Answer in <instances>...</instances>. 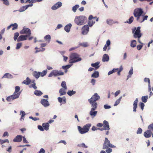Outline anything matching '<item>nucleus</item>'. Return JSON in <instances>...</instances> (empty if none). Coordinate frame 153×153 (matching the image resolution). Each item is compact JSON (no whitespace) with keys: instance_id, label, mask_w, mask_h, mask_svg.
I'll return each mask as SVG.
<instances>
[{"instance_id":"obj_7","label":"nucleus","mask_w":153,"mask_h":153,"mask_svg":"<svg viewBox=\"0 0 153 153\" xmlns=\"http://www.w3.org/2000/svg\"><path fill=\"white\" fill-rule=\"evenodd\" d=\"M140 29V27H137V29L134 34L133 36L135 38H137L138 42L142 44V43L141 42L140 40V38L142 36V34L141 33Z\"/></svg>"},{"instance_id":"obj_3","label":"nucleus","mask_w":153,"mask_h":153,"mask_svg":"<svg viewBox=\"0 0 153 153\" xmlns=\"http://www.w3.org/2000/svg\"><path fill=\"white\" fill-rule=\"evenodd\" d=\"M86 21V18L82 16H76L74 20L75 23L79 25H82L84 24Z\"/></svg>"},{"instance_id":"obj_36","label":"nucleus","mask_w":153,"mask_h":153,"mask_svg":"<svg viewBox=\"0 0 153 153\" xmlns=\"http://www.w3.org/2000/svg\"><path fill=\"white\" fill-rule=\"evenodd\" d=\"M148 130H150V132L153 133V123L149 125L148 126Z\"/></svg>"},{"instance_id":"obj_54","label":"nucleus","mask_w":153,"mask_h":153,"mask_svg":"<svg viewBox=\"0 0 153 153\" xmlns=\"http://www.w3.org/2000/svg\"><path fill=\"white\" fill-rule=\"evenodd\" d=\"M123 68L122 66L121 65L120 67V68H119V69L118 70V71L117 72V74L118 75H120V72L123 70Z\"/></svg>"},{"instance_id":"obj_41","label":"nucleus","mask_w":153,"mask_h":153,"mask_svg":"<svg viewBox=\"0 0 153 153\" xmlns=\"http://www.w3.org/2000/svg\"><path fill=\"white\" fill-rule=\"evenodd\" d=\"M11 25H12V27H13L12 28V30H14L17 28L18 25L17 23H15L13 24H12Z\"/></svg>"},{"instance_id":"obj_64","label":"nucleus","mask_w":153,"mask_h":153,"mask_svg":"<svg viewBox=\"0 0 153 153\" xmlns=\"http://www.w3.org/2000/svg\"><path fill=\"white\" fill-rule=\"evenodd\" d=\"M111 107L110 106L108 105H104V108L105 109H107L110 108Z\"/></svg>"},{"instance_id":"obj_21","label":"nucleus","mask_w":153,"mask_h":153,"mask_svg":"<svg viewBox=\"0 0 153 153\" xmlns=\"http://www.w3.org/2000/svg\"><path fill=\"white\" fill-rule=\"evenodd\" d=\"M28 36L26 35H21L18 38L17 41L19 42L20 41L26 40L27 39Z\"/></svg>"},{"instance_id":"obj_31","label":"nucleus","mask_w":153,"mask_h":153,"mask_svg":"<svg viewBox=\"0 0 153 153\" xmlns=\"http://www.w3.org/2000/svg\"><path fill=\"white\" fill-rule=\"evenodd\" d=\"M148 96H143L141 97V100L142 102L144 103L147 102L148 99Z\"/></svg>"},{"instance_id":"obj_56","label":"nucleus","mask_w":153,"mask_h":153,"mask_svg":"<svg viewBox=\"0 0 153 153\" xmlns=\"http://www.w3.org/2000/svg\"><path fill=\"white\" fill-rule=\"evenodd\" d=\"M106 149H107L106 150L105 152L107 153H110L112 152V149L110 148H107Z\"/></svg>"},{"instance_id":"obj_51","label":"nucleus","mask_w":153,"mask_h":153,"mask_svg":"<svg viewBox=\"0 0 153 153\" xmlns=\"http://www.w3.org/2000/svg\"><path fill=\"white\" fill-rule=\"evenodd\" d=\"M139 105L141 108V110L143 111L144 109V108L145 106L144 104L142 102H140L139 103Z\"/></svg>"},{"instance_id":"obj_50","label":"nucleus","mask_w":153,"mask_h":153,"mask_svg":"<svg viewBox=\"0 0 153 153\" xmlns=\"http://www.w3.org/2000/svg\"><path fill=\"white\" fill-rule=\"evenodd\" d=\"M5 31V29H3L0 32V40H1L2 38V35L3 34Z\"/></svg>"},{"instance_id":"obj_25","label":"nucleus","mask_w":153,"mask_h":153,"mask_svg":"<svg viewBox=\"0 0 153 153\" xmlns=\"http://www.w3.org/2000/svg\"><path fill=\"white\" fill-rule=\"evenodd\" d=\"M40 72H39L34 71L33 74V76L36 79H38L40 75Z\"/></svg>"},{"instance_id":"obj_58","label":"nucleus","mask_w":153,"mask_h":153,"mask_svg":"<svg viewBox=\"0 0 153 153\" xmlns=\"http://www.w3.org/2000/svg\"><path fill=\"white\" fill-rule=\"evenodd\" d=\"M29 118H30V119H32L33 120H34V121H36V120H39V119L38 118H36V117H29Z\"/></svg>"},{"instance_id":"obj_45","label":"nucleus","mask_w":153,"mask_h":153,"mask_svg":"<svg viewBox=\"0 0 153 153\" xmlns=\"http://www.w3.org/2000/svg\"><path fill=\"white\" fill-rule=\"evenodd\" d=\"M79 45L82 46L83 47H88V45L87 42H83L79 44Z\"/></svg>"},{"instance_id":"obj_57","label":"nucleus","mask_w":153,"mask_h":153,"mask_svg":"<svg viewBox=\"0 0 153 153\" xmlns=\"http://www.w3.org/2000/svg\"><path fill=\"white\" fill-rule=\"evenodd\" d=\"M143 47L142 45H138L137 47V49L139 51Z\"/></svg>"},{"instance_id":"obj_27","label":"nucleus","mask_w":153,"mask_h":153,"mask_svg":"<svg viewBox=\"0 0 153 153\" xmlns=\"http://www.w3.org/2000/svg\"><path fill=\"white\" fill-rule=\"evenodd\" d=\"M42 126L44 129H45L47 131L48 130L49 127V125L48 123H43L42 124Z\"/></svg>"},{"instance_id":"obj_61","label":"nucleus","mask_w":153,"mask_h":153,"mask_svg":"<svg viewBox=\"0 0 153 153\" xmlns=\"http://www.w3.org/2000/svg\"><path fill=\"white\" fill-rule=\"evenodd\" d=\"M23 141L24 143H28L27 141V140L25 137L24 136L23 138Z\"/></svg>"},{"instance_id":"obj_29","label":"nucleus","mask_w":153,"mask_h":153,"mask_svg":"<svg viewBox=\"0 0 153 153\" xmlns=\"http://www.w3.org/2000/svg\"><path fill=\"white\" fill-rule=\"evenodd\" d=\"M137 42L135 40H133L131 41L130 46L132 48L135 47L136 46Z\"/></svg>"},{"instance_id":"obj_46","label":"nucleus","mask_w":153,"mask_h":153,"mask_svg":"<svg viewBox=\"0 0 153 153\" xmlns=\"http://www.w3.org/2000/svg\"><path fill=\"white\" fill-rule=\"evenodd\" d=\"M77 146L79 147H82L84 148H87V146H86L84 143H82L81 144H79L77 145Z\"/></svg>"},{"instance_id":"obj_20","label":"nucleus","mask_w":153,"mask_h":153,"mask_svg":"<svg viewBox=\"0 0 153 153\" xmlns=\"http://www.w3.org/2000/svg\"><path fill=\"white\" fill-rule=\"evenodd\" d=\"M138 102V100L137 98H136L135 101H134L133 103V111L136 112L137 111L136 108L137 107V102Z\"/></svg>"},{"instance_id":"obj_11","label":"nucleus","mask_w":153,"mask_h":153,"mask_svg":"<svg viewBox=\"0 0 153 153\" xmlns=\"http://www.w3.org/2000/svg\"><path fill=\"white\" fill-rule=\"evenodd\" d=\"M20 33L21 34H25L26 36H29L31 34V32L30 30L28 28L26 27H23V29L20 31Z\"/></svg>"},{"instance_id":"obj_17","label":"nucleus","mask_w":153,"mask_h":153,"mask_svg":"<svg viewBox=\"0 0 153 153\" xmlns=\"http://www.w3.org/2000/svg\"><path fill=\"white\" fill-rule=\"evenodd\" d=\"M62 3L61 2H58L52 7V9L53 10H55L60 7L62 6Z\"/></svg>"},{"instance_id":"obj_60","label":"nucleus","mask_w":153,"mask_h":153,"mask_svg":"<svg viewBox=\"0 0 153 153\" xmlns=\"http://www.w3.org/2000/svg\"><path fill=\"white\" fill-rule=\"evenodd\" d=\"M38 128L41 131H43L44 130V129L43 128V126H38Z\"/></svg>"},{"instance_id":"obj_38","label":"nucleus","mask_w":153,"mask_h":153,"mask_svg":"<svg viewBox=\"0 0 153 153\" xmlns=\"http://www.w3.org/2000/svg\"><path fill=\"white\" fill-rule=\"evenodd\" d=\"M79 7V5L78 4L72 7V10L74 12H75L76 11L77 9Z\"/></svg>"},{"instance_id":"obj_59","label":"nucleus","mask_w":153,"mask_h":153,"mask_svg":"<svg viewBox=\"0 0 153 153\" xmlns=\"http://www.w3.org/2000/svg\"><path fill=\"white\" fill-rule=\"evenodd\" d=\"M30 87H33L34 89L37 88V87L36 86V84L35 83H34L33 84H31L30 86Z\"/></svg>"},{"instance_id":"obj_32","label":"nucleus","mask_w":153,"mask_h":153,"mask_svg":"<svg viewBox=\"0 0 153 153\" xmlns=\"http://www.w3.org/2000/svg\"><path fill=\"white\" fill-rule=\"evenodd\" d=\"M34 94L36 95L40 96H41L42 94V93L40 91L36 90L34 92Z\"/></svg>"},{"instance_id":"obj_22","label":"nucleus","mask_w":153,"mask_h":153,"mask_svg":"<svg viewBox=\"0 0 153 153\" xmlns=\"http://www.w3.org/2000/svg\"><path fill=\"white\" fill-rule=\"evenodd\" d=\"M109 57L108 55L106 54H104L102 57V62H108L109 60Z\"/></svg>"},{"instance_id":"obj_2","label":"nucleus","mask_w":153,"mask_h":153,"mask_svg":"<svg viewBox=\"0 0 153 153\" xmlns=\"http://www.w3.org/2000/svg\"><path fill=\"white\" fill-rule=\"evenodd\" d=\"M20 90L19 86H17L15 87V90L13 94L7 97L6 100L8 102H10L12 100H14L19 97L20 95V92L18 93Z\"/></svg>"},{"instance_id":"obj_15","label":"nucleus","mask_w":153,"mask_h":153,"mask_svg":"<svg viewBox=\"0 0 153 153\" xmlns=\"http://www.w3.org/2000/svg\"><path fill=\"white\" fill-rule=\"evenodd\" d=\"M33 5L32 4H31L23 6L19 10V11L20 12H23L26 10L29 7H31Z\"/></svg>"},{"instance_id":"obj_23","label":"nucleus","mask_w":153,"mask_h":153,"mask_svg":"<svg viewBox=\"0 0 153 153\" xmlns=\"http://www.w3.org/2000/svg\"><path fill=\"white\" fill-rule=\"evenodd\" d=\"M72 26L71 24H69L66 25L64 27V29L67 32H69L70 31L71 27Z\"/></svg>"},{"instance_id":"obj_39","label":"nucleus","mask_w":153,"mask_h":153,"mask_svg":"<svg viewBox=\"0 0 153 153\" xmlns=\"http://www.w3.org/2000/svg\"><path fill=\"white\" fill-rule=\"evenodd\" d=\"M20 114H22V115H21V117L20 119V120H22V119H23V120H24V117H25V112L24 111H21L20 112Z\"/></svg>"},{"instance_id":"obj_34","label":"nucleus","mask_w":153,"mask_h":153,"mask_svg":"<svg viewBox=\"0 0 153 153\" xmlns=\"http://www.w3.org/2000/svg\"><path fill=\"white\" fill-rule=\"evenodd\" d=\"M119 69L118 68H114L112 70L109 71L108 73V75H109L112 74L114 72H116Z\"/></svg>"},{"instance_id":"obj_14","label":"nucleus","mask_w":153,"mask_h":153,"mask_svg":"<svg viewBox=\"0 0 153 153\" xmlns=\"http://www.w3.org/2000/svg\"><path fill=\"white\" fill-rule=\"evenodd\" d=\"M103 127L105 130H109L110 129L108 123L107 121L105 120L103 122Z\"/></svg>"},{"instance_id":"obj_42","label":"nucleus","mask_w":153,"mask_h":153,"mask_svg":"<svg viewBox=\"0 0 153 153\" xmlns=\"http://www.w3.org/2000/svg\"><path fill=\"white\" fill-rule=\"evenodd\" d=\"M11 76V75L9 73H7L4 74V76L2 77V78H9Z\"/></svg>"},{"instance_id":"obj_19","label":"nucleus","mask_w":153,"mask_h":153,"mask_svg":"<svg viewBox=\"0 0 153 153\" xmlns=\"http://www.w3.org/2000/svg\"><path fill=\"white\" fill-rule=\"evenodd\" d=\"M152 132H150V130H147L144 133V135L145 137L149 138L151 137Z\"/></svg>"},{"instance_id":"obj_10","label":"nucleus","mask_w":153,"mask_h":153,"mask_svg":"<svg viewBox=\"0 0 153 153\" xmlns=\"http://www.w3.org/2000/svg\"><path fill=\"white\" fill-rule=\"evenodd\" d=\"M89 21L88 24L89 26L91 27L95 23V20L96 19V21H98V19L97 17H93L92 15H90L88 18Z\"/></svg>"},{"instance_id":"obj_24","label":"nucleus","mask_w":153,"mask_h":153,"mask_svg":"<svg viewBox=\"0 0 153 153\" xmlns=\"http://www.w3.org/2000/svg\"><path fill=\"white\" fill-rule=\"evenodd\" d=\"M30 79L29 77H27L25 80H24L22 83L26 85H28L30 83Z\"/></svg>"},{"instance_id":"obj_44","label":"nucleus","mask_w":153,"mask_h":153,"mask_svg":"<svg viewBox=\"0 0 153 153\" xmlns=\"http://www.w3.org/2000/svg\"><path fill=\"white\" fill-rule=\"evenodd\" d=\"M47 70H46L43 71L42 72L40 73V75L41 76H45L47 74Z\"/></svg>"},{"instance_id":"obj_4","label":"nucleus","mask_w":153,"mask_h":153,"mask_svg":"<svg viewBox=\"0 0 153 153\" xmlns=\"http://www.w3.org/2000/svg\"><path fill=\"white\" fill-rule=\"evenodd\" d=\"M100 99V97L96 93L90 99L88 100V101L91 105L96 104V106H97V103L96 102Z\"/></svg>"},{"instance_id":"obj_13","label":"nucleus","mask_w":153,"mask_h":153,"mask_svg":"<svg viewBox=\"0 0 153 153\" xmlns=\"http://www.w3.org/2000/svg\"><path fill=\"white\" fill-rule=\"evenodd\" d=\"M89 31V27L88 25H84L82 28V33L83 35H86Z\"/></svg>"},{"instance_id":"obj_48","label":"nucleus","mask_w":153,"mask_h":153,"mask_svg":"<svg viewBox=\"0 0 153 153\" xmlns=\"http://www.w3.org/2000/svg\"><path fill=\"white\" fill-rule=\"evenodd\" d=\"M121 98V97H120L116 101L114 104V106H116L117 105L120 103Z\"/></svg>"},{"instance_id":"obj_47","label":"nucleus","mask_w":153,"mask_h":153,"mask_svg":"<svg viewBox=\"0 0 153 153\" xmlns=\"http://www.w3.org/2000/svg\"><path fill=\"white\" fill-rule=\"evenodd\" d=\"M7 142L8 143H9V140L7 139H5L4 140H2L1 139H0V143L1 144V145H2L3 143Z\"/></svg>"},{"instance_id":"obj_49","label":"nucleus","mask_w":153,"mask_h":153,"mask_svg":"<svg viewBox=\"0 0 153 153\" xmlns=\"http://www.w3.org/2000/svg\"><path fill=\"white\" fill-rule=\"evenodd\" d=\"M19 36V33L18 32H16L14 33V39L15 41L16 40L18 37Z\"/></svg>"},{"instance_id":"obj_43","label":"nucleus","mask_w":153,"mask_h":153,"mask_svg":"<svg viewBox=\"0 0 153 153\" xmlns=\"http://www.w3.org/2000/svg\"><path fill=\"white\" fill-rule=\"evenodd\" d=\"M133 20L134 18L133 16H131L129 18L128 21L126 22L128 23L131 24L133 22Z\"/></svg>"},{"instance_id":"obj_33","label":"nucleus","mask_w":153,"mask_h":153,"mask_svg":"<svg viewBox=\"0 0 153 153\" xmlns=\"http://www.w3.org/2000/svg\"><path fill=\"white\" fill-rule=\"evenodd\" d=\"M148 17V16L147 15L144 16L143 15L142 16V20H141L140 19L139 20V21L141 22L142 23L145 20H146L147 19V18Z\"/></svg>"},{"instance_id":"obj_35","label":"nucleus","mask_w":153,"mask_h":153,"mask_svg":"<svg viewBox=\"0 0 153 153\" xmlns=\"http://www.w3.org/2000/svg\"><path fill=\"white\" fill-rule=\"evenodd\" d=\"M76 93V92L75 91H68L67 93L68 95L70 96H71L72 95L75 94Z\"/></svg>"},{"instance_id":"obj_53","label":"nucleus","mask_w":153,"mask_h":153,"mask_svg":"<svg viewBox=\"0 0 153 153\" xmlns=\"http://www.w3.org/2000/svg\"><path fill=\"white\" fill-rule=\"evenodd\" d=\"M22 43H18L17 44L16 49L18 50L22 46Z\"/></svg>"},{"instance_id":"obj_37","label":"nucleus","mask_w":153,"mask_h":153,"mask_svg":"<svg viewBox=\"0 0 153 153\" xmlns=\"http://www.w3.org/2000/svg\"><path fill=\"white\" fill-rule=\"evenodd\" d=\"M61 85L62 88L65 89H67V87L65 82L63 81L61 83Z\"/></svg>"},{"instance_id":"obj_1","label":"nucleus","mask_w":153,"mask_h":153,"mask_svg":"<svg viewBox=\"0 0 153 153\" xmlns=\"http://www.w3.org/2000/svg\"><path fill=\"white\" fill-rule=\"evenodd\" d=\"M69 58L70 60L69 62L70 63L73 64L81 61V58L79 55L76 53H71L70 55Z\"/></svg>"},{"instance_id":"obj_52","label":"nucleus","mask_w":153,"mask_h":153,"mask_svg":"<svg viewBox=\"0 0 153 153\" xmlns=\"http://www.w3.org/2000/svg\"><path fill=\"white\" fill-rule=\"evenodd\" d=\"M71 65H67L66 66H62V68L64 70H67L69 68L71 67Z\"/></svg>"},{"instance_id":"obj_8","label":"nucleus","mask_w":153,"mask_h":153,"mask_svg":"<svg viewBox=\"0 0 153 153\" xmlns=\"http://www.w3.org/2000/svg\"><path fill=\"white\" fill-rule=\"evenodd\" d=\"M115 146L111 144L107 137L105 138L104 142L103 145L102 149H106L109 147L113 148H114Z\"/></svg>"},{"instance_id":"obj_5","label":"nucleus","mask_w":153,"mask_h":153,"mask_svg":"<svg viewBox=\"0 0 153 153\" xmlns=\"http://www.w3.org/2000/svg\"><path fill=\"white\" fill-rule=\"evenodd\" d=\"M91 125V124L88 123L85 125L83 128L78 126V128L80 133L81 134H83L88 132Z\"/></svg>"},{"instance_id":"obj_12","label":"nucleus","mask_w":153,"mask_h":153,"mask_svg":"<svg viewBox=\"0 0 153 153\" xmlns=\"http://www.w3.org/2000/svg\"><path fill=\"white\" fill-rule=\"evenodd\" d=\"M92 108L89 114L91 116L95 117L97 114V111H94L97 108V106H96V104L94 105H91Z\"/></svg>"},{"instance_id":"obj_55","label":"nucleus","mask_w":153,"mask_h":153,"mask_svg":"<svg viewBox=\"0 0 153 153\" xmlns=\"http://www.w3.org/2000/svg\"><path fill=\"white\" fill-rule=\"evenodd\" d=\"M142 129L141 128H138V130L137 131V134H140L142 133Z\"/></svg>"},{"instance_id":"obj_6","label":"nucleus","mask_w":153,"mask_h":153,"mask_svg":"<svg viewBox=\"0 0 153 153\" xmlns=\"http://www.w3.org/2000/svg\"><path fill=\"white\" fill-rule=\"evenodd\" d=\"M143 11L142 9L140 8L135 9L134 11L133 14L134 16L137 18V20L139 21L141 16L143 13Z\"/></svg>"},{"instance_id":"obj_40","label":"nucleus","mask_w":153,"mask_h":153,"mask_svg":"<svg viewBox=\"0 0 153 153\" xmlns=\"http://www.w3.org/2000/svg\"><path fill=\"white\" fill-rule=\"evenodd\" d=\"M51 36L49 35H46L44 37V39L46 40H48V42L50 41Z\"/></svg>"},{"instance_id":"obj_26","label":"nucleus","mask_w":153,"mask_h":153,"mask_svg":"<svg viewBox=\"0 0 153 153\" xmlns=\"http://www.w3.org/2000/svg\"><path fill=\"white\" fill-rule=\"evenodd\" d=\"M100 64L99 62H97L94 63H92L91 64V66L92 67H94L96 69H98L100 67L99 64Z\"/></svg>"},{"instance_id":"obj_16","label":"nucleus","mask_w":153,"mask_h":153,"mask_svg":"<svg viewBox=\"0 0 153 153\" xmlns=\"http://www.w3.org/2000/svg\"><path fill=\"white\" fill-rule=\"evenodd\" d=\"M22 136L21 135H17L13 140L14 142H20L22 139Z\"/></svg>"},{"instance_id":"obj_28","label":"nucleus","mask_w":153,"mask_h":153,"mask_svg":"<svg viewBox=\"0 0 153 153\" xmlns=\"http://www.w3.org/2000/svg\"><path fill=\"white\" fill-rule=\"evenodd\" d=\"M65 89L61 88L59 90V92L60 94V95H64L66 94V90Z\"/></svg>"},{"instance_id":"obj_9","label":"nucleus","mask_w":153,"mask_h":153,"mask_svg":"<svg viewBox=\"0 0 153 153\" xmlns=\"http://www.w3.org/2000/svg\"><path fill=\"white\" fill-rule=\"evenodd\" d=\"M64 74V73L62 72V71H59L57 70H53L49 74L48 77H51L53 76H59L63 75Z\"/></svg>"},{"instance_id":"obj_18","label":"nucleus","mask_w":153,"mask_h":153,"mask_svg":"<svg viewBox=\"0 0 153 153\" xmlns=\"http://www.w3.org/2000/svg\"><path fill=\"white\" fill-rule=\"evenodd\" d=\"M41 104L45 107H47L49 105L48 102L45 99H42L41 101Z\"/></svg>"},{"instance_id":"obj_62","label":"nucleus","mask_w":153,"mask_h":153,"mask_svg":"<svg viewBox=\"0 0 153 153\" xmlns=\"http://www.w3.org/2000/svg\"><path fill=\"white\" fill-rule=\"evenodd\" d=\"M133 74V69L132 68H131V69L129 71L128 74L129 75H131Z\"/></svg>"},{"instance_id":"obj_30","label":"nucleus","mask_w":153,"mask_h":153,"mask_svg":"<svg viewBox=\"0 0 153 153\" xmlns=\"http://www.w3.org/2000/svg\"><path fill=\"white\" fill-rule=\"evenodd\" d=\"M99 76V73L98 71H95L91 75V77L94 78H97Z\"/></svg>"},{"instance_id":"obj_63","label":"nucleus","mask_w":153,"mask_h":153,"mask_svg":"<svg viewBox=\"0 0 153 153\" xmlns=\"http://www.w3.org/2000/svg\"><path fill=\"white\" fill-rule=\"evenodd\" d=\"M107 23L109 25H111L113 21L111 20H107Z\"/></svg>"}]
</instances>
